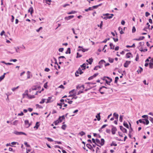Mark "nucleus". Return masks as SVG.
<instances>
[{
    "instance_id": "f257e3e1",
    "label": "nucleus",
    "mask_w": 153,
    "mask_h": 153,
    "mask_svg": "<svg viewBox=\"0 0 153 153\" xmlns=\"http://www.w3.org/2000/svg\"><path fill=\"white\" fill-rule=\"evenodd\" d=\"M140 123H142L144 125H148L149 123V121L147 119H141L138 120Z\"/></svg>"
},
{
    "instance_id": "f03ea898",
    "label": "nucleus",
    "mask_w": 153,
    "mask_h": 153,
    "mask_svg": "<svg viewBox=\"0 0 153 153\" xmlns=\"http://www.w3.org/2000/svg\"><path fill=\"white\" fill-rule=\"evenodd\" d=\"M60 101L61 102L60 103H57V105L60 106L59 108L60 109H61L62 108V105L63 104H64V102L65 101V102H67V101L66 100H64L63 99H61L60 100Z\"/></svg>"
},
{
    "instance_id": "7ed1b4c3",
    "label": "nucleus",
    "mask_w": 153,
    "mask_h": 153,
    "mask_svg": "<svg viewBox=\"0 0 153 153\" xmlns=\"http://www.w3.org/2000/svg\"><path fill=\"white\" fill-rule=\"evenodd\" d=\"M13 133L17 135H20L22 134L24 135H27V134H26L25 133L22 132V131H14Z\"/></svg>"
},
{
    "instance_id": "20e7f679",
    "label": "nucleus",
    "mask_w": 153,
    "mask_h": 153,
    "mask_svg": "<svg viewBox=\"0 0 153 153\" xmlns=\"http://www.w3.org/2000/svg\"><path fill=\"white\" fill-rule=\"evenodd\" d=\"M111 126L112 127L111 130L112 134H114L116 131H117V129L116 127L114 126L113 125H111Z\"/></svg>"
},
{
    "instance_id": "39448f33",
    "label": "nucleus",
    "mask_w": 153,
    "mask_h": 153,
    "mask_svg": "<svg viewBox=\"0 0 153 153\" xmlns=\"http://www.w3.org/2000/svg\"><path fill=\"white\" fill-rule=\"evenodd\" d=\"M86 146L91 150L93 152H94V150L93 149V147L91 144L89 143H87L86 145Z\"/></svg>"
},
{
    "instance_id": "423d86ee",
    "label": "nucleus",
    "mask_w": 153,
    "mask_h": 153,
    "mask_svg": "<svg viewBox=\"0 0 153 153\" xmlns=\"http://www.w3.org/2000/svg\"><path fill=\"white\" fill-rule=\"evenodd\" d=\"M120 129L123 132L127 133V129L125 128H124L122 126H120Z\"/></svg>"
},
{
    "instance_id": "0eeeda50",
    "label": "nucleus",
    "mask_w": 153,
    "mask_h": 153,
    "mask_svg": "<svg viewBox=\"0 0 153 153\" xmlns=\"http://www.w3.org/2000/svg\"><path fill=\"white\" fill-rule=\"evenodd\" d=\"M131 61H126L124 64V66L125 68L128 67V65L130 64Z\"/></svg>"
},
{
    "instance_id": "6e6552de",
    "label": "nucleus",
    "mask_w": 153,
    "mask_h": 153,
    "mask_svg": "<svg viewBox=\"0 0 153 153\" xmlns=\"http://www.w3.org/2000/svg\"><path fill=\"white\" fill-rule=\"evenodd\" d=\"M28 13H30V14L32 15L34 12V10L32 6H31L28 10Z\"/></svg>"
},
{
    "instance_id": "1a4fd4ad",
    "label": "nucleus",
    "mask_w": 153,
    "mask_h": 153,
    "mask_svg": "<svg viewBox=\"0 0 153 153\" xmlns=\"http://www.w3.org/2000/svg\"><path fill=\"white\" fill-rule=\"evenodd\" d=\"M74 17V15H71L68 16H66L65 18V19L66 20H69L71 19Z\"/></svg>"
},
{
    "instance_id": "9d476101",
    "label": "nucleus",
    "mask_w": 153,
    "mask_h": 153,
    "mask_svg": "<svg viewBox=\"0 0 153 153\" xmlns=\"http://www.w3.org/2000/svg\"><path fill=\"white\" fill-rule=\"evenodd\" d=\"M40 126L39 122H37L36 123L35 126L34 127V128H36V129H37Z\"/></svg>"
},
{
    "instance_id": "9b49d317",
    "label": "nucleus",
    "mask_w": 153,
    "mask_h": 153,
    "mask_svg": "<svg viewBox=\"0 0 153 153\" xmlns=\"http://www.w3.org/2000/svg\"><path fill=\"white\" fill-rule=\"evenodd\" d=\"M86 61L88 62L90 65H91L93 62V59L92 57L89 58L88 59H87Z\"/></svg>"
},
{
    "instance_id": "f8f14e48",
    "label": "nucleus",
    "mask_w": 153,
    "mask_h": 153,
    "mask_svg": "<svg viewBox=\"0 0 153 153\" xmlns=\"http://www.w3.org/2000/svg\"><path fill=\"white\" fill-rule=\"evenodd\" d=\"M28 91L27 90H26L24 93L22 94L23 97L24 98L25 97V95H27V97L28 94Z\"/></svg>"
},
{
    "instance_id": "ddd939ff",
    "label": "nucleus",
    "mask_w": 153,
    "mask_h": 153,
    "mask_svg": "<svg viewBox=\"0 0 153 153\" xmlns=\"http://www.w3.org/2000/svg\"><path fill=\"white\" fill-rule=\"evenodd\" d=\"M52 98L51 97H49L47 99V101L46 102V103H48L50 102H51L53 101V100H51V99Z\"/></svg>"
},
{
    "instance_id": "4468645a",
    "label": "nucleus",
    "mask_w": 153,
    "mask_h": 153,
    "mask_svg": "<svg viewBox=\"0 0 153 153\" xmlns=\"http://www.w3.org/2000/svg\"><path fill=\"white\" fill-rule=\"evenodd\" d=\"M113 116L115 117V119L116 120H118V118L119 115L118 114L116 113H114L113 114Z\"/></svg>"
},
{
    "instance_id": "2eb2a0df",
    "label": "nucleus",
    "mask_w": 153,
    "mask_h": 153,
    "mask_svg": "<svg viewBox=\"0 0 153 153\" xmlns=\"http://www.w3.org/2000/svg\"><path fill=\"white\" fill-rule=\"evenodd\" d=\"M145 38V37L144 36H140L139 38L135 39L134 40L136 41H140L142 40Z\"/></svg>"
},
{
    "instance_id": "dca6fc26",
    "label": "nucleus",
    "mask_w": 153,
    "mask_h": 153,
    "mask_svg": "<svg viewBox=\"0 0 153 153\" xmlns=\"http://www.w3.org/2000/svg\"><path fill=\"white\" fill-rule=\"evenodd\" d=\"M96 117L97 119V120L98 121H100L101 119L100 113H98L97 115L96 116Z\"/></svg>"
},
{
    "instance_id": "f3484780",
    "label": "nucleus",
    "mask_w": 153,
    "mask_h": 153,
    "mask_svg": "<svg viewBox=\"0 0 153 153\" xmlns=\"http://www.w3.org/2000/svg\"><path fill=\"white\" fill-rule=\"evenodd\" d=\"M80 67L82 68V70H84L86 68V64L85 63H83L80 65Z\"/></svg>"
},
{
    "instance_id": "a211bd4d",
    "label": "nucleus",
    "mask_w": 153,
    "mask_h": 153,
    "mask_svg": "<svg viewBox=\"0 0 153 153\" xmlns=\"http://www.w3.org/2000/svg\"><path fill=\"white\" fill-rule=\"evenodd\" d=\"M123 126L127 128H129V126L127 123L125 121H124L123 123Z\"/></svg>"
},
{
    "instance_id": "6ab92c4d",
    "label": "nucleus",
    "mask_w": 153,
    "mask_h": 153,
    "mask_svg": "<svg viewBox=\"0 0 153 153\" xmlns=\"http://www.w3.org/2000/svg\"><path fill=\"white\" fill-rule=\"evenodd\" d=\"M105 140L103 138H102L101 139V142H100V144L101 145V146H103L105 144Z\"/></svg>"
},
{
    "instance_id": "aec40b11",
    "label": "nucleus",
    "mask_w": 153,
    "mask_h": 153,
    "mask_svg": "<svg viewBox=\"0 0 153 153\" xmlns=\"http://www.w3.org/2000/svg\"><path fill=\"white\" fill-rule=\"evenodd\" d=\"M88 50V49H84L82 48V49H78L77 50V51H82V52H84L85 51H87Z\"/></svg>"
},
{
    "instance_id": "412c9836",
    "label": "nucleus",
    "mask_w": 153,
    "mask_h": 153,
    "mask_svg": "<svg viewBox=\"0 0 153 153\" xmlns=\"http://www.w3.org/2000/svg\"><path fill=\"white\" fill-rule=\"evenodd\" d=\"M71 53V49L70 48H67V51L65 52V53L66 54H70Z\"/></svg>"
},
{
    "instance_id": "4be33fe9",
    "label": "nucleus",
    "mask_w": 153,
    "mask_h": 153,
    "mask_svg": "<svg viewBox=\"0 0 153 153\" xmlns=\"http://www.w3.org/2000/svg\"><path fill=\"white\" fill-rule=\"evenodd\" d=\"M132 55L131 53V52H128L126 54V57L127 58H129L130 57V55Z\"/></svg>"
},
{
    "instance_id": "5701e85b",
    "label": "nucleus",
    "mask_w": 153,
    "mask_h": 153,
    "mask_svg": "<svg viewBox=\"0 0 153 153\" xmlns=\"http://www.w3.org/2000/svg\"><path fill=\"white\" fill-rule=\"evenodd\" d=\"M61 123V121L60 120V121H58L57 120L55 121H54L53 123H54L55 125H57L59 123Z\"/></svg>"
},
{
    "instance_id": "b1692460",
    "label": "nucleus",
    "mask_w": 153,
    "mask_h": 153,
    "mask_svg": "<svg viewBox=\"0 0 153 153\" xmlns=\"http://www.w3.org/2000/svg\"><path fill=\"white\" fill-rule=\"evenodd\" d=\"M6 73H4L0 77V82L4 78Z\"/></svg>"
},
{
    "instance_id": "393cba45",
    "label": "nucleus",
    "mask_w": 153,
    "mask_h": 153,
    "mask_svg": "<svg viewBox=\"0 0 153 153\" xmlns=\"http://www.w3.org/2000/svg\"><path fill=\"white\" fill-rule=\"evenodd\" d=\"M135 45L134 43L132 45H127L126 46V47L127 48H135Z\"/></svg>"
},
{
    "instance_id": "a878e982",
    "label": "nucleus",
    "mask_w": 153,
    "mask_h": 153,
    "mask_svg": "<svg viewBox=\"0 0 153 153\" xmlns=\"http://www.w3.org/2000/svg\"><path fill=\"white\" fill-rule=\"evenodd\" d=\"M109 46L110 47L111 49H114V47L115 46L113 45V44L112 43H110L109 44Z\"/></svg>"
},
{
    "instance_id": "bb28decb",
    "label": "nucleus",
    "mask_w": 153,
    "mask_h": 153,
    "mask_svg": "<svg viewBox=\"0 0 153 153\" xmlns=\"http://www.w3.org/2000/svg\"><path fill=\"white\" fill-rule=\"evenodd\" d=\"M85 133L83 131H81L79 132L78 133V135H80L81 136H82L84 135H85Z\"/></svg>"
},
{
    "instance_id": "cd10ccee",
    "label": "nucleus",
    "mask_w": 153,
    "mask_h": 153,
    "mask_svg": "<svg viewBox=\"0 0 153 153\" xmlns=\"http://www.w3.org/2000/svg\"><path fill=\"white\" fill-rule=\"evenodd\" d=\"M105 63V62L103 59L101 60L98 63V64L100 65H102L103 63Z\"/></svg>"
},
{
    "instance_id": "c85d7f7f",
    "label": "nucleus",
    "mask_w": 153,
    "mask_h": 153,
    "mask_svg": "<svg viewBox=\"0 0 153 153\" xmlns=\"http://www.w3.org/2000/svg\"><path fill=\"white\" fill-rule=\"evenodd\" d=\"M27 97L29 99H32V98H35V97L34 95H29L27 96Z\"/></svg>"
},
{
    "instance_id": "c756f323",
    "label": "nucleus",
    "mask_w": 153,
    "mask_h": 153,
    "mask_svg": "<svg viewBox=\"0 0 153 153\" xmlns=\"http://www.w3.org/2000/svg\"><path fill=\"white\" fill-rule=\"evenodd\" d=\"M103 88H102V86L99 89V91L100 92V93L102 94H105V93L104 92L101 91V89H102Z\"/></svg>"
},
{
    "instance_id": "7c9ffc66",
    "label": "nucleus",
    "mask_w": 153,
    "mask_h": 153,
    "mask_svg": "<svg viewBox=\"0 0 153 153\" xmlns=\"http://www.w3.org/2000/svg\"><path fill=\"white\" fill-rule=\"evenodd\" d=\"M139 68H140V70L139 71L138 70L137 71V72H138V74H139V73H141L143 71V69L142 67L140 66Z\"/></svg>"
},
{
    "instance_id": "2f4dec72",
    "label": "nucleus",
    "mask_w": 153,
    "mask_h": 153,
    "mask_svg": "<svg viewBox=\"0 0 153 153\" xmlns=\"http://www.w3.org/2000/svg\"><path fill=\"white\" fill-rule=\"evenodd\" d=\"M83 88V89L84 88V85H82L81 86H80L79 85H78L76 86L77 89L80 88Z\"/></svg>"
},
{
    "instance_id": "473e14b6",
    "label": "nucleus",
    "mask_w": 153,
    "mask_h": 153,
    "mask_svg": "<svg viewBox=\"0 0 153 153\" xmlns=\"http://www.w3.org/2000/svg\"><path fill=\"white\" fill-rule=\"evenodd\" d=\"M37 85H34L32 87L31 89L32 90H36L37 89Z\"/></svg>"
},
{
    "instance_id": "72a5a7b5",
    "label": "nucleus",
    "mask_w": 153,
    "mask_h": 153,
    "mask_svg": "<svg viewBox=\"0 0 153 153\" xmlns=\"http://www.w3.org/2000/svg\"><path fill=\"white\" fill-rule=\"evenodd\" d=\"M77 71H78L79 72V74L80 75L82 74L83 73V72L82 71L80 67L78 68Z\"/></svg>"
},
{
    "instance_id": "f704fd0d",
    "label": "nucleus",
    "mask_w": 153,
    "mask_h": 153,
    "mask_svg": "<svg viewBox=\"0 0 153 153\" xmlns=\"http://www.w3.org/2000/svg\"><path fill=\"white\" fill-rule=\"evenodd\" d=\"M149 68L151 69L153 68V63L149 62Z\"/></svg>"
},
{
    "instance_id": "c9c22d12",
    "label": "nucleus",
    "mask_w": 153,
    "mask_h": 153,
    "mask_svg": "<svg viewBox=\"0 0 153 153\" xmlns=\"http://www.w3.org/2000/svg\"><path fill=\"white\" fill-rule=\"evenodd\" d=\"M67 127V125L66 124H63L61 126V128L63 130H65Z\"/></svg>"
},
{
    "instance_id": "e433bc0d",
    "label": "nucleus",
    "mask_w": 153,
    "mask_h": 153,
    "mask_svg": "<svg viewBox=\"0 0 153 153\" xmlns=\"http://www.w3.org/2000/svg\"><path fill=\"white\" fill-rule=\"evenodd\" d=\"M45 139H47V140L51 142H53V140L51 138H50V137H45Z\"/></svg>"
},
{
    "instance_id": "4c0bfd02",
    "label": "nucleus",
    "mask_w": 153,
    "mask_h": 153,
    "mask_svg": "<svg viewBox=\"0 0 153 153\" xmlns=\"http://www.w3.org/2000/svg\"><path fill=\"white\" fill-rule=\"evenodd\" d=\"M114 59H113L111 58L110 57L108 58V61L111 63H113L114 62Z\"/></svg>"
},
{
    "instance_id": "58836bf2",
    "label": "nucleus",
    "mask_w": 153,
    "mask_h": 153,
    "mask_svg": "<svg viewBox=\"0 0 153 153\" xmlns=\"http://www.w3.org/2000/svg\"><path fill=\"white\" fill-rule=\"evenodd\" d=\"M76 13V12L74 10H72V11L69 12L68 13V14H74L75 13Z\"/></svg>"
},
{
    "instance_id": "ea45409f",
    "label": "nucleus",
    "mask_w": 153,
    "mask_h": 153,
    "mask_svg": "<svg viewBox=\"0 0 153 153\" xmlns=\"http://www.w3.org/2000/svg\"><path fill=\"white\" fill-rule=\"evenodd\" d=\"M119 78L118 77L116 76L115 78V80L114 81V83H117V81L119 79Z\"/></svg>"
},
{
    "instance_id": "a19ab883",
    "label": "nucleus",
    "mask_w": 153,
    "mask_h": 153,
    "mask_svg": "<svg viewBox=\"0 0 153 153\" xmlns=\"http://www.w3.org/2000/svg\"><path fill=\"white\" fill-rule=\"evenodd\" d=\"M117 144L115 143L114 141H113L110 144L111 146H117Z\"/></svg>"
},
{
    "instance_id": "79ce46f5",
    "label": "nucleus",
    "mask_w": 153,
    "mask_h": 153,
    "mask_svg": "<svg viewBox=\"0 0 153 153\" xmlns=\"http://www.w3.org/2000/svg\"><path fill=\"white\" fill-rule=\"evenodd\" d=\"M123 115H120V116L119 121L120 122H122L123 121Z\"/></svg>"
},
{
    "instance_id": "37998d69",
    "label": "nucleus",
    "mask_w": 153,
    "mask_h": 153,
    "mask_svg": "<svg viewBox=\"0 0 153 153\" xmlns=\"http://www.w3.org/2000/svg\"><path fill=\"white\" fill-rule=\"evenodd\" d=\"M142 117L145 119H148L149 116L147 115H144L142 116Z\"/></svg>"
},
{
    "instance_id": "c03bdc74",
    "label": "nucleus",
    "mask_w": 153,
    "mask_h": 153,
    "mask_svg": "<svg viewBox=\"0 0 153 153\" xmlns=\"http://www.w3.org/2000/svg\"><path fill=\"white\" fill-rule=\"evenodd\" d=\"M103 25V22L102 21H101L99 25H98V26L99 27H100V29L102 28V27Z\"/></svg>"
},
{
    "instance_id": "a18cd8bd",
    "label": "nucleus",
    "mask_w": 153,
    "mask_h": 153,
    "mask_svg": "<svg viewBox=\"0 0 153 153\" xmlns=\"http://www.w3.org/2000/svg\"><path fill=\"white\" fill-rule=\"evenodd\" d=\"M45 1L46 4L48 5H50L51 4V0H45Z\"/></svg>"
},
{
    "instance_id": "49530a36",
    "label": "nucleus",
    "mask_w": 153,
    "mask_h": 153,
    "mask_svg": "<svg viewBox=\"0 0 153 153\" xmlns=\"http://www.w3.org/2000/svg\"><path fill=\"white\" fill-rule=\"evenodd\" d=\"M140 49H141V50H140V51L141 52H145L147 51L148 50L147 48H146L144 49H143L142 48V47L140 48Z\"/></svg>"
},
{
    "instance_id": "de8ad7c7",
    "label": "nucleus",
    "mask_w": 153,
    "mask_h": 153,
    "mask_svg": "<svg viewBox=\"0 0 153 153\" xmlns=\"http://www.w3.org/2000/svg\"><path fill=\"white\" fill-rule=\"evenodd\" d=\"M77 56H76V58H79L81 57L82 56V55L80 54L78 52H77L76 53Z\"/></svg>"
},
{
    "instance_id": "09e8293b",
    "label": "nucleus",
    "mask_w": 153,
    "mask_h": 153,
    "mask_svg": "<svg viewBox=\"0 0 153 153\" xmlns=\"http://www.w3.org/2000/svg\"><path fill=\"white\" fill-rule=\"evenodd\" d=\"M139 54H138V53H137V54L136 56V58H135V61H138L139 60Z\"/></svg>"
},
{
    "instance_id": "8fccbe9b",
    "label": "nucleus",
    "mask_w": 153,
    "mask_h": 153,
    "mask_svg": "<svg viewBox=\"0 0 153 153\" xmlns=\"http://www.w3.org/2000/svg\"><path fill=\"white\" fill-rule=\"evenodd\" d=\"M24 144L27 147H30V145H29V144H28V143H27V142H25L24 143Z\"/></svg>"
},
{
    "instance_id": "3c124183",
    "label": "nucleus",
    "mask_w": 153,
    "mask_h": 153,
    "mask_svg": "<svg viewBox=\"0 0 153 153\" xmlns=\"http://www.w3.org/2000/svg\"><path fill=\"white\" fill-rule=\"evenodd\" d=\"M44 89L43 88H42L41 91H37L35 94L37 95L38 92H39V93H41L42 92V91H44Z\"/></svg>"
},
{
    "instance_id": "603ef678",
    "label": "nucleus",
    "mask_w": 153,
    "mask_h": 153,
    "mask_svg": "<svg viewBox=\"0 0 153 153\" xmlns=\"http://www.w3.org/2000/svg\"><path fill=\"white\" fill-rule=\"evenodd\" d=\"M116 37H117L116 38H115L114 37L113 38V39L114 40V41L115 42H117L118 41V36H116Z\"/></svg>"
},
{
    "instance_id": "864d4df0",
    "label": "nucleus",
    "mask_w": 153,
    "mask_h": 153,
    "mask_svg": "<svg viewBox=\"0 0 153 153\" xmlns=\"http://www.w3.org/2000/svg\"><path fill=\"white\" fill-rule=\"evenodd\" d=\"M23 48V49H25V47L23 45H22V46H21V47H17V48L18 49H19V48Z\"/></svg>"
},
{
    "instance_id": "5fc2aeb1",
    "label": "nucleus",
    "mask_w": 153,
    "mask_h": 153,
    "mask_svg": "<svg viewBox=\"0 0 153 153\" xmlns=\"http://www.w3.org/2000/svg\"><path fill=\"white\" fill-rule=\"evenodd\" d=\"M18 122V120H16L13 122V123H12V124L14 125H15V126L16 125H17V123ZM11 123L12 124V123Z\"/></svg>"
},
{
    "instance_id": "6e6d98bb",
    "label": "nucleus",
    "mask_w": 153,
    "mask_h": 153,
    "mask_svg": "<svg viewBox=\"0 0 153 153\" xmlns=\"http://www.w3.org/2000/svg\"><path fill=\"white\" fill-rule=\"evenodd\" d=\"M48 82H46L45 83L44 85V87L45 88H46V89H47V87H48Z\"/></svg>"
},
{
    "instance_id": "4d7b16f0",
    "label": "nucleus",
    "mask_w": 153,
    "mask_h": 153,
    "mask_svg": "<svg viewBox=\"0 0 153 153\" xmlns=\"http://www.w3.org/2000/svg\"><path fill=\"white\" fill-rule=\"evenodd\" d=\"M45 100L46 99H42V100L41 101L39 102V103L41 104L44 103L45 102Z\"/></svg>"
},
{
    "instance_id": "13d9d810",
    "label": "nucleus",
    "mask_w": 153,
    "mask_h": 153,
    "mask_svg": "<svg viewBox=\"0 0 153 153\" xmlns=\"http://www.w3.org/2000/svg\"><path fill=\"white\" fill-rule=\"evenodd\" d=\"M139 44H140V45L139 47H137L138 48H139V47H140V46L142 47L143 45H144V42H143L142 43L140 42L139 43Z\"/></svg>"
},
{
    "instance_id": "bf43d9fd",
    "label": "nucleus",
    "mask_w": 153,
    "mask_h": 153,
    "mask_svg": "<svg viewBox=\"0 0 153 153\" xmlns=\"http://www.w3.org/2000/svg\"><path fill=\"white\" fill-rule=\"evenodd\" d=\"M36 106L37 108L38 107L39 108H43L42 106L39 105L38 104H36Z\"/></svg>"
},
{
    "instance_id": "052dcab7",
    "label": "nucleus",
    "mask_w": 153,
    "mask_h": 153,
    "mask_svg": "<svg viewBox=\"0 0 153 153\" xmlns=\"http://www.w3.org/2000/svg\"><path fill=\"white\" fill-rule=\"evenodd\" d=\"M136 28L134 26H133L132 29V33H134L136 31Z\"/></svg>"
},
{
    "instance_id": "680f3d73",
    "label": "nucleus",
    "mask_w": 153,
    "mask_h": 153,
    "mask_svg": "<svg viewBox=\"0 0 153 153\" xmlns=\"http://www.w3.org/2000/svg\"><path fill=\"white\" fill-rule=\"evenodd\" d=\"M100 150V149L99 147H97L96 148V153H100V151H99Z\"/></svg>"
},
{
    "instance_id": "e2e57ef3",
    "label": "nucleus",
    "mask_w": 153,
    "mask_h": 153,
    "mask_svg": "<svg viewBox=\"0 0 153 153\" xmlns=\"http://www.w3.org/2000/svg\"><path fill=\"white\" fill-rule=\"evenodd\" d=\"M79 74V72L78 71H76V72L75 73V76L76 77H78L79 76L78 74Z\"/></svg>"
},
{
    "instance_id": "0e129e2a",
    "label": "nucleus",
    "mask_w": 153,
    "mask_h": 153,
    "mask_svg": "<svg viewBox=\"0 0 153 153\" xmlns=\"http://www.w3.org/2000/svg\"><path fill=\"white\" fill-rule=\"evenodd\" d=\"M29 120H26L25 121V125H28L29 124Z\"/></svg>"
},
{
    "instance_id": "69168bd1",
    "label": "nucleus",
    "mask_w": 153,
    "mask_h": 153,
    "mask_svg": "<svg viewBox=\"0 0 153 153\" xmlns=\"http://www.w3.org/2000/svg\"><path fill=\"white\" fill-rule=\"evenodd\" d=\"M105 82H106V83L107 84L109 85H110V83L111 82H110V81H108L107 80H106Z\"/></svg>"
},
{
    "instance_id": "338daca9",
    "label": "nucleus",
    "mask_w": 153,
    "mask_h": 153,
    "mask_svg": "<svg viewBox=\"0 0 153 153\" xmlns=\"http://www.w3.org/2000/svg\"><path fill=\"white\" fill-rule=\"evenodd\" d=\"M9 150L10 151L13 152H15V150H13V148H11V147H9Z\"/></svg>"
},
{
    "instance_id": "774afa93",
    "label": "nucleus",
    "mask_w": 153,
    "mask_h": 153,
    "mask_svg": "<svg viewBox=\"0 0 153 153\" xmlns=\"http://www.w3.org/2000/svg\"><path fill=\"white\" fill-rule=\"evenodd\" d=\"M150 15V13L148 12H146L145 13V16L146 17H148L149 15Z\"/></svg>"
}]
</instances>
